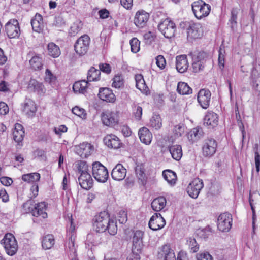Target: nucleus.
Returning a JSON list of instances; mask_svg holds the SVG:
<instances>
[{
	"label": "nucleus",
	"mask_w": 260,
	"mask_h": 260,
	"mask_svg": "<svg viewBox=\"0 0 260 260\" xmlns=\"http://www.w3.org/2000/svg\"><path fill=\"white\" fill-rule=\"evenodd\" d=\"M133 113L135 119L140 120L142 115V108L138 105L134 104L133 106Z\"/></svg>",
	"instance_id": "56"
},
{
	"label": "nucleus",
	"mask_w": 260,
	"mask_h": 260,
	"mask_svg": "<svg viewBox=\"0 0 260 260\" xmlns=\"http://www.w3.org/2000/svg\"><path fill=\"white\" fill-rule=\"evenodd\" d=\"M55 240L52 235H47L45 236L42 241V245L44 249H50L54 244Z\"/></svg>",
	"instance_id": "40"
},
{
	"label": "nucleus",
	"mask_w": 260,
	"mask_h": 260,
	"mask_svg": "<svg viewBox=\"0 0 260 260\" xmlns=\"http://www.w3.org/2000/svg\"><path fill=\"white\" fill-rule=\"evenodd\" d=\"M48 54L53 58H57L60 55L59 47L54 43H49L47 46Z\"/></svg>",
	"instance_id": "42"
},
{
	"label": "nucleus",
	"mask_w": 260,
	"mask_h": 260,
	"mask_svg": "<svg viewBox=\"0 0 260 260\" xmlns=\"http://www.w3.org/2000/svg\"><path fill=\"white\" fill-rule=\"evenodd\" d=\"M99 98L106 102L113 103L116 101V96L109 88H100L98 94Z\"/></svg>",
	"instance_id": "18"
},
{
	"label": "nucleus",
	"mask_w": 260,
	"mask_h": 260,
	"mask_svg": "<svg viewBox=\"0 0 260 260\" xmlns=\"http://www.w3.org/2000/svg\"><path fill=\"white\" fill-rule=\"evenodd\" d=\"M93 147L90 143H83L80 144L77 149V152L82 158H86L91 155Z\"/></svg>",
	"instance_id": "26"
},
{
	"label": "nucleus",
	"mask_w": 260,
	"mask_h": 260,
	"mask_svg": "<svg viewBox=\"0 0 260 260\" xmlns=\"http://www.w3.org/2000/svg\"><path fill=\"white\" fill-rule=\"evenodd\" d=\"M158 257L164 260H176L174 251L168 245H165L159 249Z\"/></svg>",
	"instance_id": "21"
},
{
	"label": "nucleus",
	"mask_w": 260,
	"mask_h": 260,
	"mask_svg": "<svg viewBox=\"0 0 260 260\" xmlns=\"http://www.w3.org/2000/svg\"><path fill=\"white\" fill-rule=\"evenodd\" d=\"M47 205V204L45 202L32 204V201H28L23 204V207L28 208L26 211L30 212L32 216L45 219L48 217L46 212Z\"/></svg>",
	"instance_id": "2"
},
{
	"label": "nucleus",
	"mask_w": 260,
	"mask_h": 260,
	"mask_svg": "<svg viewBox=\"0 0 260 260\" xmlns=\"http://www.w3.org/2000/svg\"><path fill=\"white\" fill-rule=\"evenodd\" d=\"M185 127L183 124H178L174 126L173 135L169 139V141L173 142L176 139L181 137L184 133Z\"/></svg>",
	"instance_id": "34"
},
{
	"label": "nucleus",
	"mask_w": 260,
	"mask_h": 260,
	"mask_svg": "<svg viewBox=\"0 0 260 260\" xmlns=\"http://www.w3.org/2000/svg\"><path fill=\"white\" fill-rule=\"evenodd\" d=\"M104 142L108 147L118 149L120 147L119 138L114 135H108L104 138Z\"/></svg>",
	"instance_id": "28"
},
{
	"label": "nucleus",
	"mask_w": 260,
	"mask_h": 260,
	"mask_svg": "<svg viewBox=\"0 0 260 260\" xmlns=\"http://www.w3.org/2000/svg\"><path fill=\"white\" fill-rule=\"evenodd\" d=\"M53 25L57 28H61L65 25V21L61 15L56 16Z\"/></svg>",
	"instance_id": "57"
},
{
	"label": "nucleus",
	"mask_w": 260,
	"mask_h": 260,
	"mask_svg": "<svg viewBox=\"0 0 260 260\" xmlns=\"http://www.w3.org/2000/svg\"><path fill=\"white\" fill-rule=\"evenodd\" d=\"M112 86L116 89L122 88L124 86V79L121 75H115L112 79Z\"/></svg>",
	"instance_id": "49"
},
{
	"label": "nucleus",
	"mask_w": 260,
	"mask_h": 260,
	"mask_svg": "<svg viewBox=\"0 0 260 260\" xmlns=\"http://www.w3.org/2000/svg\"><path fill=\"white\" fill-rule=\"evenodd\" d=\"M232 216L229 213L221 214L217 219V227L219 231L226 232H228L232 225Z\"/></svg>",
	"instance_id": "7"
},
{
	"label": "nucleus",
	"mask_w": 260,
	"mask_h": 260,
	"mask_svg": "<svg viewBox=\"0 0 260 260\" xmlns=\"http://www.w3.org/2000/svg\"><path fill=\"white\" fill-rule=\"evenodd\" d=\"M94 228L96 232L103 233L108 231L111 235H115L117 232L116 222L111 220L106 212H101L95 217Z\"/></svg>",
	"instance_id": "1"
},
{
	"label": "nucleus",
	"mask_w": 260,
	"mask_h": 260,
	"mask_svg": "<svg viewBox=\"0 0 260 260\" xmlns=\"http://www.w3.org/2000/svg\"><path fill=\"white\" fill-rule=\"evenodd\" d=\"M203 132L200 127H196L191 129L187 134L188 139L192 143L197 141L203 136Z\"/></svg>",
	"instance_id": "35"
},
{
	"label": "nucleus",
	"mask_w": 260,
	"mask_h": 260,
	"mask_svg": "<svg viewBox=\"0 0 260 260\" xmlns=\"http://www.w3.org/2000/svg\"><path fill=\"white\" fill-rule=\"evenodd\" d=\"M5 30L10 38H18L20 34L19 23L16 19H11L5 25Z\"/></svg>",
	"instance_id": "11"
},
{
	"label": "nucleus",
	"mask_w": 260,
	"mask_h": 260,
	"mask_svg": "<svg viewBox=\"0 0 260 260\" xmlns=\"http://www.w3.org/2000/svg\"><path fill=\"white\" fill-rule=\"evenodd\" d=\"M203 186V180L199 178H196L188 185L187 192L191 198L196 199Z\"/></svg>",
	"instance_id": "10"
},
{
	"label": "nucleus",
	"mask_w": 260,
	"mask_h": 260,
	"mask_svg": "<svg viewBox=\"0 0 260 260\" xmlns=\"http://www.w3.org/2000/svg\"><path fill=\"white\" fill-rule=\"evenodd\" d=\"M177 91L180 94H189L192 93V89L187 83L180 82L178 83Z\"/></svg>",
	"instance_id": "44"
},
{
	"label": "nucleus",
	"mask_w": 260,
	"mask_h": 260,
	"mask_svg": "<svg viewBox=\"0 0 260 260\" xmlns=\"http://www.w3.org/2000/svg\"><path fill=\"white\" fill-rule=\"evenodd\" d=\"M143 37L146 43L150 44L154 41L155 36L153 32L149 31L145 33Z\"/></svg>",
	"instance_id": "60"
},
{
	"label": "nucleus",
	"mask_w": 260,
	"mask_h": 260,
	"mask_svg": "<svg viewBox=\"0 0 260 260\" xmlns=\"http://www.w3.org/2000/svg\"><path fill=\"white\" fill-rule=\"evenodd\" d=\"M82 23L81 22L77 21L74 22L70 27L69 30V34L71 36H75L82 29Z\"/></svg>",
	"instance_id": "51"
},
{
	"label": "nucleus",
	"mask_w": 260,
	"mask_h": 260,
	"mask_svg": "<svg viewBox=\"0 0 260 260\" xmlns=\"http://www.w3.org/2000/svg\"><path fill=\"white\" fill-rule=\"evenodd\" d=\"M6 252L9 255H14L18 250V244L15 237L11 233L6 234L1 241Z\"/></svg>",
	"instance_id": "4"
},
{
	"label": "nucleus",
	"mask_w": 260,
	"mask_h": 260,
	"mask_svg": "<svg viewBox=\"0 0 260 260\" xmlns=\"http://www.w3.org/2000/svg\"><path fill=\"white\" fill-rule=\"evenodd\" d=\"M66 220L70 224V226L67 228V233L68 235L70 236L71 240L72 241V238L74 237V233L75 231V225L73 223L72 214H68Z\"/></svg>",
	"instance_id": "47"
},
{
	"label": "nucleus",
	"mask_w": 260,
	"mask_h": 260,
	"mask_svg": "<svg viewBox=\"0 0 260 260\" xmlns=\"http://www.w3.org/2000/svg\"><path fill=\"white\" fill-rule=\"evenodd\" d=\"M217 147V143L214 139L205 140L202 147L203 155L206 157L212 156L216 151Z\"/></svg>",
	"instance_id": "9"
},
{
	"label": "nucleus",
	"mask_w": 260,
	"mask_h": 260,
	"mask_svg": "<svg viewBox=\"0 0 260 260\" xmlns=\"http://www.w3.org/2000/svg\"><path fill=\"white\" fill-rule=\"evenodd\" d=\"M72 111L73 114L81 118L82 119L86 118L87 114L86 111L78 106H75L72 108Z\"/></svg>",
	"instance_id": "54"
},
{
	"label": "nucleus",
	"mask_w": 260,
	"mask_h": 260,
	"mask_svg": "<svg viewBox=\"0 0 260 260\" xmlns=\"http://www.w3.org/2000/svg\"><path fill=\"white\" fill-rule=\"evenodd\" d=\"M24 137V131L23 126L19 123L15 124L13 131V138L15 141L19 143L22 142Z\"/></svg>",
	"instance_id": "32"
},
{
	"label": "nucleus",
	"mask_w": 260,
	"mask_h": 260,
	"mask_svg": "<svg viewBox=\"0 0 260 260\" xmlns=\"http://www.w3.org/2000/svg\"><path fill=\"white\" fill-rule=\"evenodd\" d=\"M40 174L35 172L23 175L22 180L25 182L35 184H37V182L40 179Z\"/></svg>",
	"instance_id": "37"
},
{
	"label": "nucleus",
	"mask_w": 260,
	"mask_h": 260,
	"mask_svg": "<svg viewBox=\"0 0 260 260\" xmlns=\"http://www.w3.org/2000/svg\"><path fill=\"white\" fill-rule=\"evenodd\" d=\"M176 60V67L177 71L181 73L186 72L189 66L186 56L185 55L177 56Z\"/></svg>",
	"instance_id": "27"
},
{
	"label": "nucleus",
	"mask_w": 260,
	"mask_h": 260,
	"mask_svg": "<svg viewBox=\"0 0 260 260\" xmlns=\"http://www.w3.org/2000/svg\"><path fill=\"white\" fill-rule=\"evenodd\" d=\"M29 63L35 70H40L42 67V58L39 55H35L29 60Z\"/></svg>",
	"instance_id": "46"
},
{
	"label": "nucleus",
	"mask_w": 260,
	"mask_h": 260,
	"mask_svg": "<svg viewBox=\"0 0 260 260\" xmlns=\"http://www.w3.org/2000/svg\"><path fill=\"white\" fill-rule=\"evenodd\" d=\"M88 82L85 80H81L76 82L73 86V89L75 92L84 93L86 92Z\"/></svg>",
	"instance_id": "39"
},
{
	"label": "nucleus",
	"mask_w": 260,
	"mask_h": 260,
	"mask_svg": "<svg viewBox=\"0 0 260 260\" xmlns=\"http://www.w3.org/2000/svg\"><path fill=\"white\" fill-rule=\"evenodd\" d=\"M92 173L93 177L99 182L105 183L109 177L107 168L99 161L93 162Z\"/></svg>",
	"instance_id": "5"
},
{
	"label": "nucleus",
	"mask_w": 260,
	"mask_h": 260,
	"mask_svg": "<svg viewBox=\"0 0 260 260\" xmlns=\"http://www.w3.org/2000/svg\"><path fill=\"white\" fill-rule=\"evenodd\" d=\"M191 7L195 17L198 19L208 16L211 11V6L202 0L194 2L191 5Z\"/></svg>",
	"instance_id": "3"
},
{
	"label": "nucleus",
	"mask_w": 260,
	"mask_h": 260,
	"mask_svg": "<svg viewBox=\"0 0 260 260\" xmlns=\"http://www.w3.org/2000/svg\"><path fill=\"white\" fill-rule=\"evenodd\" d=\"M138 134L140 140L142 143L146 145L150 144L152 139V135L148 128L144 127L141 128Z\"/></svg>",
	"instance_id": "31"
},
{
	"label": "nucleus",
	"mask_w": 260,
	"mask_h": 260,
	"mask_svg": "<svg viewBox=\"0 0 260 260\" xmlns=\"http://www.w3.org/2000/svg\"><path fill=\"white\" fill-rule=\"evenodd\" d=\"M103 123L106 126H112L118 122L117 115L115 112H106L102 115Z\"/></svg>",
	"instance_id": "23"
},
{
	"label": "nucleus",
	"mask_w": 260,
	"mask_h": 260,
	"mask_svg": "<svg viewBox=\"0 0 260 260\" xmlns=\"http://www.w3.org/2000/svg\"><path fill=\"white\" fill-rule=\"evenodd\" d=\"M150 126L155 129H159L161 126V119L159 115L153 114L150 121Z\"/></svg>",
	"instance_id": "48"
},
{
	"label": "nucleus",
	"mask_w": 260,
	"mask_h": 260,
	"mask_svg": "<svg viewBox=\"0 0 260 260\" xmlns=\"http://www.w3.org/2000/svg\"><path fill=\"white\" fill-rule=\"evenodd\" d=\"M187 244L190 249L191 252L194 253L197 252L199 249V245L197 243L196 239L190 237L187 240Z\"/></svg>",
	"instance_id": "53"
},
{
	"label": "nucleus",
	"mask_w": 260,
	"mask_h": 260,
	"mask_svg": "<svg viewBox=\"0 0 260 260\" xmlns=\"http://www.w3.org/2000/svg\"><path fill=\"white\" fill-rule=\"evenodd\" d=\"M151 205L154 211H160L166 206V199L164 197H158L153 200Z\"/></svg>",
	"instance_id": "33"
},
{
	"label": "nucleus",
	"mask_w": 260,
	"mask_h": 260,
	"mask_svg": "<svg viewBox=\"0 0 260 260\" xmlns=\"http://www.w3.org/2000/svg\"><path fill=\"white\" fill-rule=\"evenodd\" d=\"M102 240L99 234L90 233L87 235L85 244L88 248L95 246L102 243Z\"/></svg>",
	"instance_id": "30"
},
{
	"label": "nucleus",
	"mask_w": 260,
	"mask_h": 260,
	"mask_svg": "<svg viewBox=\"0 0 260 260\" xmlns=\"http://www.w3.org/2000/svg\"><path fill=\"white\" fill-rule=\"evenodd\" d=\"M44 81L51 86H53L56 84V77L50 70L46 69L45 73Z\"/></svg>",
	"instance_id": "50"
},
{
	"label": "nucleus",
	"mask_w": 260,
	"mask_h": 260,
	"mask_svg": "<svg viewBox=\"0 0 260 260\" xmlns=\"http://www.w3.org/2000/svg\"><path fill=\"white\" fill-rule=\"evenodd\" d=\"M28 89L39 95H43L46 92V88L42 82L35 79H30L28 85Z\"/></svg>",
	"instance_id": "25"
},
{
	"label": "nucleus",
	"mask_w": 260,
	"mask_h": 260,
	"mask_svg": "<svg viewBox=\"0 0 260 260\" xmlns=\"http://www.w3.org/2000/svg\"><path fill=\"white\" fill-rule=\"evenodd\" d=\"M218 65L219 68L222 70L224 67V55L221 49L219 51Z\"/></svg>",
	"instance_id": "63"
},
{
	"label": "nucleus",
	"mask_w": 260,
	"mask_h": 260,
	"mask_svg": "<svg viewBox=\"0 0 260 260\" xmlns=\"http://www.w3.org/2000/svg\"><path fill=\"white\" fill-rule=\"evenodd\" d=\"M165 179L171 185H174L176 182V174L171 170L164 171L162 173Z\"/></svg>",
	"instance_id": "43"
},
{
	"label": "nucleus",
	"mask_w": 260,
	"mask_h": 260,
	"mask_svg": "<svg viewBox=\"0 0 260 260\" xmlns=\"http://www.w3.org/2000/svg\"><path fill=\"white\" fill-rule=\"evenodd\" d=\"M197 260H212V256L206 252L197 254Z\"/></svg>",
	"instance_id": "61"
},
{
	"label": "nucleus",
	"mask_w": 260,
	"mask_h": 260,
	"mask_svg": "<svg viewBox=\"0 0 260 260\" xmlns=\"http://www.w3.org/2000/svg\"><path fill=\"white\" fill-rule=\"evenodd\" d=\"M140 42L136 38H132L130 41L131 50L133 53H137L140 50Z\"/></svg>",
	"instance_id": "55"
},
{
	"label": "nucleus",
	"mask_w": 260,
	"mask_h": 260,
	"mask_svg": "<svg viewBox=\"0 0 260 260\" xmlns=\"http://www.w3.org/2000/svg\"><path fill=\"white\" fill-rule=\"evenodd\" d=\"M206 58V53L202 52H200L197 57L193 59L192 66L194 72L198 73L203 70Z\"/></svg>",
	"instance_id": "19"
},
{
	"label": "nucleus",
	"mask_w": 260,
	"mask_h": 260,
	"mask_svg": "<svg viewBox=\"0 0 260 260\" xmlns=\"http://www.w3.org/2000/svg\"><path fill=\"white\" fill-rule=\"evenodd\" d=\"M76 165L79 175L89 173V166L86 162L82 160L78 161Z\"/></svg>",
	"instance_id": "45"
},
{
	"label": "nucleus",
	"mask_w": 260,
	"mask_h": 260,
	"mask_svg": "<svg viewBox=\"0 0 260 260\" xmlns=\"http://www.w3.org/2000/svg\"><path fill=\"white\" fill-rule=\"evenodd\" d=\"M100 72L102 71L107 74H110L111 72V68L110 64L108 63H101L99 64Z\"/></svg>",
	"instance_id": "64"
},
{
	"label": "nucleus",
	"mask_w": 260,
	"mask_h": 260,
	"mask_svg": "<svg viewBox=\"0 0 260 260\" xmlns=\"http://www.w3.org/2000/svg\"><path fill=\"white\" fill-rule=\"evenodd\" d=\"M166 224L165 219L160 213L154 214L149 220V227L153 231H157L164 228Z\"/></svg>",
	"instance_id": "15"
},
{
	"label": "nucleus",
	"mask_w": 260,
	"mask_h": 260,
	"mask_svg": "<svg viewBox=\"0 0 260 260\" xmlns=\"http://www.w3.org/2000/svg\"><path fill=\"white\" fill-rule=\"evenodd\" d=\"M31 25L32 30L37 32H41L44 27L42 16L37 13L31 20Z\"/></svg>",
	"instance_id": "29"
},
{
	"label": "nucleus",
	"mask_w": 260,
	"mask_h": 260,
	"mask_svg": "<svg viewBox=\"0 0 260 260\" xmlns=\"http://www.w3.org/2000/svg\"><path fill=\"white\" fill-rule=\"evenodd\" d=\"M211 92L209 90L202 89L198 92V102L203 109H207L210 104Z\"/></svg>",
	"instance_id": "17"
},
{
	"label": "nucleus",
	"mask_w": 260,
	"mask_h": 260,
	"mask_svg": "<svg viewBox=\"0 0 260 260\" xmlns=\"http://www.w3.org/2000/svg\"><path fill=\"white\" fill-rule=\"evenodd\" d=\"M158 28L166 38H170L174 36L176 25L172 20L166 19L159 24Z\"/></svg>",
	"instance_id": "6"
},
{
	"label": "nucleus",
	"mask_w": 260,
	"mask_h": 260,
	"mask_svg": "<svg viewBox=\"0 0 260 260\" xmlns=\"http://www.w3.org/2000/svg\"><path fill=\"white\" fill-rule=\"evenodd\" d=\"M101 72L99 70L95 69L94 67H91L88 72L87 74V81H96L100 79Z\"/></svg>",
	"instance_id": "41"
},
{
	"label": "nucleus",
	"mask_w": 260,
	"mask_h": 260,
	"mask_svg": "<svg viewBox=\"0 0 260 260\" xmlns=\"http://www.w3.org/2000/svg\"><path fill=\"white\" fill-rule=\"evenodd\" d=\"M218 123V116L217 114L212 111L207 112L204 119V124L209 128L216 127Z\"/></svg>",
	"instance_id": "22"
},
{
	"label": "nucleus",
	"mask_w": 260,
	"mask_h": 260,
	"mask_svg": "<svg viewBox=\"0 0 260 260\" xmlns=\"http://www.w3.org/2000/svg\"><path fill=\"white\" fill-rule=\"evenodd\" d=\"M186 32L188 40L199 38L203 35V29L200 23H190Z\"/></svg>",
	"instance_id": "14"
},
{
	"label": "nucleus",
	"mask_w": 260,
	"mask_h": 260,
	"mask_svg": "<svg viewBox=\"0 0 260 260\" xmlns=\"http://www.w3.org/2000/svg\"><path fill=\"white\" fill-rule=\"evenodd\" d=\"M68 128L65 125H61L54 128V132L57 135L60 136L62 133L66 132Z\"/></svg>",
	"instance_id": "62"
},
{
	"label": "nucleus",
	"mask_w": 260,
	"mask_h": 260,
	"mask_svg": "<svg viewBox=\"0 0 260 260\" xmlns=\"http://www.w3.org/2000/svg\"><path fill=\"white\" fill-rule=\"evenodd\" d=\"M169 151L172 158L176 160H179L182 156V147L179 145L169 147Z\"/></svg>",
	"instance_id": "38"
},
{
	"label": "nucleus",
	"mask_w": 260,
	"mask_h": 260,
	"mask_svg": "<svg viewBox=\"0 0 260 260\" xmlns=\"http://www.w3.org/2000/svg\"><path fill=\"white\" fill-rule=\"evenodd\" d=\"M126 169L121 164H117L111 172L112 178L116 181L123 180L126 177Z\"/></svg>",
	"instance_id": "20"
},
{
	"label": "nucleus",
	"mask_w": 260,
	"mask_h": 260,
	"mask_svg": "<svg viewBox=\"0 0 260 260\" xmlns=\"http://www.w3.org/2000/svg\"><path fill=\"white\" fill-rule=\"evenodd\" d=\"M143 233L139 230L134 232L132 238L133 246L132 253H140L143 247Z\"/></svg>",
	"instance_id": "13"
},
{
	"label": "nucleus",
	"mask_w": 260,
	"mask_h": 260,
	"mask_svg": "<svg viewBox=\"0 0 260 260\" xmlns=\"http://www.w3.org/2000/svg\"><path fill=\"white\" fill-rule=\"evenodd\" d=\"M156 64L157 66L160 69H165L166 65V61L164 56L159 55L155 57Z\"/></svg>",
	"instance_id": "58"
},
{
	"label": "nucleus",
	"mask_w": 260,
	"mask_h": 260,
	"mask_svg": "<svg viewBox=\"0 0 260 260\" xmlns=\"http://www.w3.org/2000/svg\"><path fill=\"white\" fill-rule=\"evenodd\" d=\"M90 44V38L84 35L80 37L74 45L76 52L79 55H84L88 51Z\"/></svg>",
	"instance_id": "8"
},
{
	"label": "nucleus",
	"mask_w": 260,
	"mask_h": 260,
	"mask_svg": "<svg viewBox=\"0 0 260 260\" xmlns=\"http://www.w3.org/2000/svg\"><path fill=\"white\" fill-rule=\"evenodd\" d=\"M149 14L144 10L138 11L134 16V23L139 28L146 26L149 19Z\"/></svg>",
	"instance_id": "12"
},
{
	"label": "nucleus",
	"mask_w": 260,
	"mask_h": 260,
	"mask_svg": "<svg viewBox=\"0 0 260 260\" xmlns=\"http://www.w3.org/2000/svg\"><path fill=\"white\" fill-rule=\"evenodd\" d=\"M78 182L80 186L85 190L90 189L93 184V180L90 173L79 175Z\"/></svg>",
	"instance_id": "24"
},
{
	"label": "nucleus",
	"mask_w": 260,
	"mask_h": 260,
	"mask_svg": "<svg viewBox=\"0 0 260 260\" xmlns=\"http://www.w3.org/2000/svg\"><path fill=\"white\" fill-rule=\"evenodd\" d=\"M117 219L120 223H124L127 220V216L126 211L123 210L119 211Z\"/></svg>",
	"instance_id": "59"
},
{
	"label": "nucleus",
	"mask_w": 260,
	"mask_h": 260,
	"mask_svg": "<svg viewBox=\"0 0 260 260\" xmlns=\"http://www.w3.org/2000/svg\"><path fill=\"white\" fill-rule=\"evenodd\" d=\"M136 175L138 179L143 182L145 178V174L144 173V168L143 165H138L135 168Z\"/></svg>",
	"instance_id": "52"
},
{
	"label": "nucleus",
	"mask_w": 260,
	"mask_h": 260,
	"mask_svg": "<svg viewBox=\"0 0 260 260\" xmlns=\"http://www.w3.org/2000/svg\"><path fill=\"white\" fill-rule=\"evenodd\" d=\"M136 86L142 93H146L148 91V88L146 85L143 76L141 74L135 75Z\"/></svg>",
	"instance_id": "36"
},
{
	"label": "nucleus",
	"mask_w": 260,
	"mask_h": 260,
	"mask_svg": "<svg viewBox=\"0 0 260 260\" xmlns=\"http://www.w3.org/2000/svg\"><path fill=\"white\" fill-rule=\"evenodd\" d=\"M22 110L28 117H32L35 116L37 111V106L32 100L26 98L22 104Z\"/></svg>",
	"instance_id": "16"
}]
</instances>
